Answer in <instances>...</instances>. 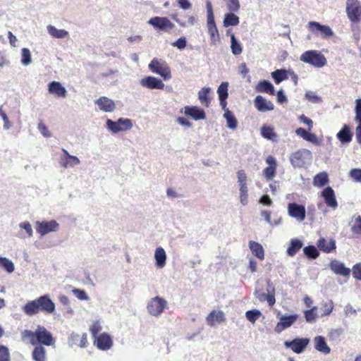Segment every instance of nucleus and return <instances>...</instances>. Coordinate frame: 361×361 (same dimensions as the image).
I'll return each mask as SVG.
<instances>
[{
  "mask_svg": "<svg viewBox=\"0 0 361 361\" xmlns=\"http://www.w3.org/2000/svg\"><path fill=\"white\" fill-rule=\"evenodd\" d=\"M23 310L28 316L37 314L40 312L49 314L55 311V304L48 295H44L28 301L23 307Z\"/></svg>",
  "mask_w": 361,
  "mask_h": 361,
  "instance_id": "obj_1",
  "label": "nucleus"
},
{
  "mask_svg": "<svg viewBox=\"0 0 361 361\" xmlns=\"http://www.w3.org/2000/svg\"><path fill=\"white\" fill-rule=\"evenodd\" d=\"M22 338L27 340L32 345L50 346L55 343V339L51 333L41 325H38L34 331L30 330L23 331L22 332Z\"/></svg>",
  "mask_w": 361,
  "mask_h": 361,
  "instance_id": "obj_2",
  "label": "nucleus"
},
{
  "mask_svg": "<svg viewBox=\"0 0 361 361\" xmlns=\"http://www.w3.org/2000/svg\"><path fill=\"white\" fill-rule=\"evenodd\" d=\"M207 11V28L208 33L210 36V44L216 45L220 39L219 30L216 27L214 16L213 13L212 5L210 1H207L206 4Z\"/></svg>",
  "mask_w": 361,
  "mask_h": 361,
  "instance_id": "obj_3",
  "label": "nucleus"
},
{
  "mask_svg": "<svg viewBox=\"0 0 361 361\" xmlns=\"http://www.w3.org/2000/svg\"><path fill=\"white\" fill-rule=\"evenodd\" d=\"M300 61L309 63L317 68H322L326 64V59L319 51L309 50L300 56Z\"/></svg>",
  "mask_w": 361,
  "mask_h": 361,
  "instance_id": "obj_4",
  "label": "nucleus"
},
{
  "mask_svg": "<svg viewBox=\"0 0 361 361\" xmlns=\"http://www.w3.org/2000/svg\"><path fill=\"white\" fill-rule=\"evenodd\" d=\"M149 68L152 72L161 75L165 80L171 78V72L169 65L162 60L153 59L149 64Z\"/></svg>",
  "mask_w": 361,
  "mask_h": 361,
  "instance_id": "obj_5",
  "label": "nucleus"
},
{
  "mask_svg": "<svg viewBox=\"0 0 361 361\" xmlns=\"http://www.w3.org/2000/svg\"><path fill=\"white\" fill-rule=\"evenodd\" d=\"M346 14L349 20L353 23L361 21V3L359 0L346 1Z\"/></svg>",
  "mask_w": 361,
  "mask_h": 361,
  "instance_id": "obj_6",
  "label": "nucleus"
},
{
  "mask_svg": "<svg viewBox=\"0 0 361 361\" xmlns=\"http://www.w3.org/2000/svg\"><path fill=\"white\" fill-rule=\"evenodd\" d=\"M106 126L113 133H117L120 131H126L131 129L133 123L129 118H120L117 121L107 119Z\"/></svg>",
  "mask_w": 361,
  "mask_h": 361,
  "instance_id": "obj_7",
  "label": "nucleus"
},
{
  "mask_svg": "<svg viewBox=\"0 0 361 361\" xmlns=\"http://www.w3.org/2000/svg\"><path fill=\"white\" fill-rule=\"evenodd\" d=\"M307 28L312 34L320 36L322 38L330 37L334 35V32L329 26L321 25L316 21H310Z\"/></svg>",
  "mask_w": 361,
  "mask_h": 361,
  "instance_id": "obj_8",
  "label": "nucleus"
},
{
  "mask_svg": "<svg viewBox=\"0 0 361 361\" xmlns=\"http://www.w3.org/2000/svg\"><path fill=\"white\" fill-rule=\"evenodd\" d=\"M166 305L167 302L164 299L156 296L150 300L147 304V308L151 315L159 316L163 312Z\"/></svg>",
  "mask_w": 361,
  "mask_h": 361,
  "instance_id": "obj_9",
  "label": "nucleus"
},
{
  "mask_svg": "<svg viewBox=\"0 0 361 361\" xmlns=\"http://www.w3.org/2000/svg\"><path fill=\"white\" fill-rule=\"evenodd\" d=\"M309 343L308 338H295L292 341H286L284 346L297 354H300L307 348Z\"/></svg>",
  "mask_w": 361,
  "mask_h": 361,
  "instance_id": "obj_10",
  "label": "nucleus"
},
{
  "mask_svg": "<svg viewBox=\"0 0 361 361\" xmlns=\"http://www.w3.org/2000/svg\"><path fill=\"white\" fill-rule=\"evenodd\" d=\"M148 23L154 28L159 29L164 32H169L172 30L175 25L166 17H153L150 18Z\"/></svg>",
  "mask_w": 361,
  "mask_h": 361,
  "instance_id": "obj_11",
  "label": "nucleus"
},
{
  "mask_svg": "<svg viewBox=\"0 0 361 361\" xmlns=\"http://www.w3.org/2000/svg\"><path fill=\"white\" fill-rule=\"evenodd\" d=\"M288 212L290 216L296 219L299 221L305 220L306 210L305 206L293 202L288 205Z\"/></svg>",
  "mask_w": 361,
  "mask_h": 361,
  "instance_id": "obj_12",
  "label": "nucleus"
},
{
  "mask_svg": "<svg viewBox=\"0 0 361 361\" xmlns=\"http://www.w3.org/2000/svg\"><path fill=\"white\" fill-rule=\"evenodd\" d=\"M298 315L297 314L282 316L280 321L276 324L274 331L277 334L281 333L283 330L290 327L298 319Z\"/></svg>",
  "mask_w": 361,
  "mask_h": 361,
  "instance_id": "obj_13",
  "label": "nucleus"
},
{
  "mask_svg": "<svg viewBox=\"0 0 361 361\" xmlns=\"http://www.w3.org/2000/svg\"><path fill=\"white\" fill-rule=\"evenodd\" d=\"M321 196L324 198V202L329 207L332 209H336L338 207L335 192L331 187L328 186L324 188L321 192Z\"/></svg>",
  "mask_w": 361,
  "mask_h": 361,
  "instance_id": "obj_14",
  "label": "nucleus"
},
{
  "mask_svg": "<svg viewBox=\"0 0 361 361\" xmlns=\"http://www.w3.org/2000/svg\"><path fill=\"white\" fill-rule=\"evenodd\" d=\"M36 224V231L41 235H44L49 232L55 231L59 227V224L54 220L42 222L37 221Z\"/></svg>",
  "mask_w": 361,
  "mask_h": 361,
  "instance_id": "obj_15",
  "label": "nucleus"
},
{
  "mask_svg": "<svg viewBox=\"0 0 361 361\" xmlns=\"http://www.w3.org/2000/svg\"><path fill=\"white\" fill-rule=\"evenodd\" d=\"M94 343L99 349L106 350L111 348L113 341L108 334L104 333L94 338Z\"/></svg>",
  "mask_w": 361,
  "mask_h": 361,
  "instance_id": "obj_16",
  "label": "nucleus"
},
{
  "mask_svg": "<svg viewBox=\"0 0 361 361\" xmlns=\"http://www.w3.org/2000/svg\"><path fill=\"white\" fill-rule=\"evenodd\" d=\"M140 85L142 87H147L150 90H163L165 86L161 80L158 79L154 76H147L142 78L140 80Z\"/></svg>",
  "mask_w": 361,
  "mask_h": 361,
  "instance_id": "obj_17",
  "label": "nucleus"
},
{
  "mask_svg": "<svg viewBox=\"0 0 361 361\" xmlns=\"http://www.w3.org/2000/svg\"><path fill=\"white\" fill-rule=\"evenodd\" d=\"M266 162L269 166L263 170V174L267 180H270L276 176L277 163L275 158L271 155L267 157Z\"/></svg>",
  "mask_w": 361,
  "mask_h": 361,
  "instance_id": "obj_18",
  "label": "nucleus"
},
{
  "mask_svg": "<svg viewBox=\"0 0 361 361\" xmlns=\"http://www.w3.org/2000/svg\"><path fill=\"white\" fill-rule=\"evenodd\" d=\"M225 314L221 310H212L206 317V321L210 326L225 322Z\"/></svg>",
  "mask_w": 361,
  "mask_h": 361,
  "instance_id": "obj_19",
  "label": "nucleus"
},
{
  "mask_svg": "<svg viewBox=\"0 0 361 361\" xmlns=\"http://www.w3.org/2000/svg\"><path fill=\"white\" fill-rule=\"evenodd\" d=\"M62 152L63 155L61 157L60 164L63 167H73L80 164V160L77 157L71 155L65 149H62Z\"/></svg>",
  "mask_w": 361,
  "mask_h": 361,
  "instance_id": "obj_20",
  "label": "nucleus"
},
{
  "mask_svg": "<svg viewBox=\"0 0 361 361\" xmlns=\"http://www.w3.org/2000/svg\"><path fill=\"white\" fill-rule=\"evenodd\" d=\"M95 104L98 105L100 110L105 112H112L116 109L114 102L106 97H100L95 101Z\"/></svg>",
  "mask_w": 361,
  "mask_h": 361,
  "instance_id": "obj_21",
  "label": "nucleus"
},
{
  "mask_svg": "<svg viewBox=\"0 0 361 361\" xmlns=\"http://www.w3.org/2000/svg\"><path fill=\"white\" fill-rule=\"evenodd\" d=\"M355 111V120L358 123L355 128L356 139L357 142L361 145V98L356 99Z\"/></svg>",
  "mask_w": 361,
  "mask_h": 361,
  "instance_id": "obj_22",
  "label": "nucleus"
},
{
  "mask_svg": "<svg viewBox=\"0 0 361 361\" xmlns=\"http://www.w3.org/2000/svg\"><path fill=\"white\" fill-rule=\"evenodd\" d=\"M255 107L262 112L267 111H271L274 109L273 103L270 101H267L261 95H257L255 99Z\"/></svg>",
  "mask_w": 361,
  "mask_h": 361,
  "instance_id": "obj_23",
  "label": "nucleus"
},
{
  "mask_svg": "<svg viewBox=\"0 0 361 361\" xmlns=\"http://www.w3.org/2000/svg\"><path fill=\"white\" fill-rule=\"evenodd\" d=\"M185 114L192 117L195 120H202L206 117L203 109L195 106H187L185 107Z\"/></svg>",
  "mask_w": 361,
  "mask_h": 361,
  "instance_id": "obj_24",
  "label": "nucleus"
},
{
  "mask_svg": "<svg viewBox=\"0 0 361 361\" xmlns=\"http://www.w3.org/2000/svg\"><path fill=\"white\" fill-rule=\"evenodd\" d=\"M331 269L338 275L343 276H349L350 274V269L345 267L344 264L337 260H333L330 264Z\"/></svg>",
  "mask_w": 361,
  "mask_h": 361,
  "instance_id": "obj_25",
  "label": "nucleus"
},
{
  "mask_svg": "<svg viewBox=\"0 0 361 361\" xmlns=\"http://www.w3.org/2000/svg\"><path fill=\"white\" fill-rule=\"evenodd\" d=\"M228 82H223L219 86L218 90H217V93L219 95L220 105L222 109H226V106H227L226 99L228 97Z\"/></svg>",
  "mask_w": 361,
  "mask_h": 361,
  "instance_id": "obj_26",
  "label": "nucleus"
},
{
  "mask_svg": "<svg viewBox=\"0 0 361 361\" xmlns=\"http://www.w3.org/2000/svg\"><path fill=\"white\" fill-rule=\"evenodd\" d=\"M70 343L71 345H76L80 348H85L87 345V335L86 333L80 336L78 334H72L70 337Z\"/></svg>",
  "mask_w": 361,
  "mask_h": 361,
  "instance_id": "obj_27",
  "label": "nucleus"
},
{
  "mask_svg": "<svg viewBox=\"0 0 361 361\" xmlns=\"http://www.w3.org/2000/svg\"><path fill=\"white\" fill-rule=\"evenodd\" d=\"M305 151L298 150L290 156V162L294 167H303L305 164Z\"/></svg>",
  "mask_w": 361,
  "mask_h": 361,
  "instance_id": "obj_28",
  "label": "nucleus"
},
{
  "mask_svg": "<svg viewBox=\"0 0 361 361\" xmlns=\"http://www.w3.org/2000/svg\"><path fill=\"white\" fill-rule=\"evenodd\" d=\"M336 137L343 144L351 142L353 133L350 131V127L348 125H344L341 130L337 133Z\"/></svg>",
  "mask_w": 361,
  "mask_h": 361,
  "instance_id": "obj_29",
  "label": "nucleus"
},
{
  "mask_svg": "<svg viewBox=\"0 0 361 361\" xmlns=\"http://www.w3.org/2000/svg\"><path fill=\"white\" fill-rule=\"evenodd\" d=\"M256 90L258 92L267 93L270 95L275 94L274 85L267 80L259 81L256 86Z\"/></svg>",
  "mask_w": 361,
  "mask_h": 361,
  "instance_id": "obj_30",
  "label": "nucleus"
},
{
  "mask_svg": "<svg viewBox=\"0 0 361 361\" xmlns=\"http://www.w3.org/2000/svg\"><path fill=\"white\" fill-rule=\"evenodd\" d=\"M318 247L326 253H330L336 249V242L334 239L321 238L318 240Z\"/></svg>",
  "mask_w": 361,
  "mask_h": 361,
  "instance_id": "obj_31",
  "label": "nucleus"
},
{
  "mask_svg": "<svg viewBox=\"0 0 361 361\" xmlns=\"http://www.w3.org/2000/svg\"><path fill=\"white\" fill-rule=\"evenodd\" d=\"M49 92L56 94L59 97H65L66 90L59 82L53 81L49 85Z\"/></svg>",
  "mask_w": 361,
  "mask_h": 361,
  "instance_id": "obj_32",
  "label": "nucleus"
},
{
  "mask_svg": "<svg viewBox=\"0 0 361 361\" xmlns=\"http://www.w3.org/2000/svg\"><path fill=\"white\" fill-rule=\"evenodd\" d=\"M314 348L317 350L326 355L331 351L330 348L327 345L325 338L322 336H317L314 339Z\"/></svg>",
  "mask_w": 361,
  "mask_h": 361,
  "instance_id": "obj_33",
  "label": "nucleus"
},
{
  "mask_svg": "<svg viewBox=\"0 0 361 361\" xmlns=\"http://www.w3.org/2000/svg\"><path fill=\"white\" fill-rule=\"evenodd\" d=\"M32 352V358L35 361H47V351L44 345H35Z\"/></svg>",
  "mask_w": 361,
  "mask_h": 361,
  "instance_id": "obj_34",
  "label": "nucleus"
},
{
  "mask_svg": "<svg viewBox=\"0 0 361 361\" xmlns=\"http://www.w3.org/2000/svg\"><path fill=\"white\" fill-rule=\"evenodd\" d=\"M249 247L252 253L260 260L264 259V250L262 245L256 241L250 240Z\"/></svg>",
  "mask_w": 361,
  "mask_h": 361,
  "instance_id": "obj_35",
  "label": "nucleus"
},
{
  "mask_svg": "<svg viewBox=\"0 0 361 361\" xmlns=\"http://www.w3.org/2000/svg\"><path fill=\"white\" fill-rule=\"evenodd\" d=\"M302 247V243L300 240L298 238L292 239L286 251L287 255L290 257H293Z\"/></svg>",
  "mask_w": 361,
  "mask_h": 361,
  "instance_id": "obj_36",
  "label": "nucleus"
},
{
  "mask_svg": "<svg viewBox=\"0 0 361 361\" xmlns=\"http://www.w3.org/2000/svg\"><path fill=\"white\" fill-rule=\"evenodd\" d=\"M154 258L156 264L159 268H163L166 265V255L165 250L159 247L155 250Z\"/></svg>",
  "mask_w": 361,
  "mask_h": 361,
  "instance_id": "obj_37",
  "label": "nucleus"
},
{
  "mask_svg": "<svg viewBox=\"0 0 361 361\" xmlns=\"http://www.w3.org/2000/svg\"><path fill=\"white\" fill-rule=\"evenodd\" d=\"M224 111V117L227 121V127L231 129H235L237 128L238 121L233 114L230 111L227 106L226 109H222Z\"/></svg>",
  "mask_w": 361,
  "mask_h": 361,
  "instance_id": "obj_38",
  "label": "nucleus"
},
{
  "mask_svg": "<svg viewBox=\"0 0 361 361\" xmlns=\"http://www.w3.org/2000/svg\"><path fill=\"white\" fill-rule=\"evenodd\" d=\"M211 91L209 87H203L198 92V99L202 104L208 107L210 104L209 94Z\"/></svg>",
  "mask_w": 361,
  "mask_h": 361,
  "instance_id": "obj_39",
  "label": "nucleus"
},
{
  "mask_svg": "<svg viewBox=\"0 0 361 361\" xmlns=\"http://www.w3.org/2000/svg\"><path fill=\"white\" fill-rule=\"evenodd\" d=\"M329 183L328 175L326 172H322L317 174L313 179L314 185L322 188Z\"/></svg>",
  "mask_w": 361,
  "mask_h": 361,
  "instance_id": "obj_40",
  "label": "nucleus"
},
{
  "mask_svg": "<svg viewBox=\"0 0 361 361\" xmlns=\"http://www.w3.org/2000/svg\"><path fill=\"white\" fill-rule=\"evenodd\" d=\"M261 133L264 138L270 140H275L277 137L274 128L269 126L264 125L261 128Z\"/></svg>",
  "mask_w": 361,
  "mask_h": 361,
  "instance_id": "obj_41",
  "label": "nucleus"
},
{
  "mask_svg": "<svg viewBox=\"0 0 361 361\" xmlns=\"http://www.w3.org/2000/svg\"><path fill=\"white\" fill-rule=\"evenodd\" d=\"M239 24V18L234 13H230L225 15L224 25L225 27L235 26Z\"/></svg>",
  "mask_w": 361,
  "mask_h": 361,
  "instance_id": "obj_42",
  "label": "nucleus"
},
{
  "mask_svg": "<svg viewBox=\"0 0 361 361\" xmlns=\"http://www.w3.org/2000/svg\"><path fill=\"white\" fill-rule=\"evenodd\" d=\"M271 76L276 84L288 79L287 71L285 69H277L271 73Z\"/></svg>",
  "mask_w": 361,
  "mask_h": 361,
  "instance_id": "obj_43",
  "label": "nucleus"
},
{
  "mask_svg": "<svg viewBox=\"0 0 361 361\" xmlns=\"http://www.w3.org/2000/svg\"><path fill=\"white\" fill-rule=\"evenodd\" d=\"M317 307L313 306L310 310L304 311V317L307 322L313 323L317 317Z\"/></svg>",
  "mask_w": 361,
  "mask_h": 361,
  "instance_id": "obj_44",
  "label": "nucleus"
},
{
  "mask_svg": "<svg viewBox=\"0 0 361 361\" xmlns=\"http://www.w3.org/2000/svg\"><path fill=\"white\" fill-rule=\"evenodd\" d=\"M49 33L56 38H63L68 35V32L65 30H58L52 25L47 27Z\"/></svg>",
  "mask_w": 361,
  "mask_h": 361,
  "instance_id": "obj_45",
  "label": "nucleus"
},
{
  "mask_svg": "<svg viewBox=\"0 0 361 361\" xmlns=\"http://www.w3.org/2000/svg\"><path fill=\"white\" fill-rule=\"evenodd\" d=\"M231 49L234 55H239L242 53L243 49L241 44L238 42L234 35L231 36Z\"/></svg>",
  "mask_w": 361,
  "mask_h": 361,
  "instance_id": "obj_46",
  "label": "nucleus"
},
{
  "mask_svg": "<svg viewBox=\"0 0 361 361\" xmlns=\"http://www.w3.org/2000/svg\"><path fill=\"white\" fill-rule=\"evenodd\" d=\"M0 266L8 273H12L14 271V264L11 260L0 257Z\"/></svg>",
  "mask_w": 361,
  "mask_h": 361,
  "instance_id": "obj_47",
  "label": "nucleus"
},
{
  "mask_svg": "<svg viewBox=\"0 0 361 361\" xmlns=\"http://www.w3.org/2000/svg\"><path fill=\"white\" fill-rule=\"evenodd\" d=\"M239 191H240V201L243 204L245 205L248 202V188L247 185H239Z\"/></svg>",
  "mask_w": 361,
  "mask_h": 361,
  "instance_id": "obj_48",
  "label": "nucleus"
},
{
  "mask_svg": "<svg viewBox=\"0 0 361 361\" xmlns=\"http://www.w3.org/2000/svg\"><path fill=\"white\" fill-rule=\"evenodd\" d=\"M334 308V302L331 300L322 304L321 310L322 311V317L329 315Z\"/></svg>",
  "mask_w": 361,
  "mask_h": 361,
  "instance_id": "obj_49",
  "label": "nucleus"
},
{
  "mask_svg": "<svg viewBox=\"0 0 361 361\" xmlns=\"http://www.w3.org/2000/svg\"><path fill=\"white\" fill-rule=\"evenodd\" d=\"M305 255L310 259H316L318 257L319 253L314 245H309L303 250Z\"/></svg>",
  "mask_w": 361,
  "mask_h": 361,
  "instance_id": "obj_50",
  "label": "nucleus"
},
{
  "mask_svg": "<svg viewBox=\"0 0 361 361\" xmlns=\"http://www.w3.org/2000/svg\"><path fill=\"white\" fill-rule=\"evenodd\" d=\"M21 63L24 66H27L32 62L31 53L29 49L23 48L21 49Z\"/></svg>",
  "mask_w": 361,
  "mask_h": 361,
  "instance_id": "obj_51",
  "label": "nucleus"
},
{
  "mask_svg": "<svg viewBox=\"0 0 361 361\" xmlns=\"http://www.w3.org/2000/svg\"><path fill=\"white\" fill-rule=\"evenodd\" d=\"M261 312L258 310H248L245 312L246 318L248 321L254 324L260 317Z\"/></svg>",
  "mask_w": 361,
  "mask_h": 361,
  "instance_id": "obj_52",
  "label": "nucleus"
},
{
  "mask_svg": "<svg viewBox=\"0 0 361 361\" xmlns=\"http://www.w3.org/2000/svg\"><path fill=\"white\" fill-rule=\"evenodd\" d=\"M226 6L231 12H236L240 9L239 0H227Z\"/></svg>",
  "mask_w": 361,
  "mask_h": 361,
  "instance_id": "obj_53",
  "label": "nucleus"
},
{
  "mask_svg": "<svg viewBox=\"0 0 361 361\" xmlns=\"http://www.w3.org/2000/svg\"><path fill=\"white\" fill-rule=\"evenodd\" d=\"M0 361H11L8 349L4 345H0Z\"/></svg>",
  "mask_w": 361,
  "mask_h": 361,
  "instance_id": "obj_54",
  "label": "nucleus"
},
{
  "mask_svg": "<svg viewBox=\"0 0 361 361\" xmlns=\"http://www.w3.org/2000/svg\"><path fill=\"white\" fill-rule=\"evenodd\" d=\"M349 176L354 181L361 183V169H351Z\"/></svg>",
  "mask_w": 361,
  "mask_h": 361,
  "instance_id": "obj_55",
  "label": "nucleus"
},
{
  "mask_svg": "<svg viewBox=\"0 0 361 361\" xmlns=\"http://www.w3.org/2000/svg\"><path fill=\"white\" fill-rule=\"evenodd\" d=\"M73 295L80 300H87L89 299L86 292L84 290L74 288L72 290Z\"/></svg>",
  "mask_w": 361,
  "mask_h": 361,
  "instance_id": "obj_56",
  "label": "nucleus"
},
{
  "mask_svg": "<svg viewBox=\"0 0 361 361\" xmlns=\"http://www.w3.org/2000/svg\"><path fill=\"white\" fill-rule=\"evenodd\" d=\"M237 178H238V182L239 183V185H247V175L244 170L240 169L237 171L236 173Z\"/></svg>",
  "mask_w": 361,
  "mask_h": 361,
  "instance_id": "obj_57",
  "label": "nucleus"
},
{
  "mask_svg": "<svg viewBox=\"0 0 361 361\" xmlns=\"http://www.w3.org/2000/svg\"><path fill=\"white\" fill-rule=\"evenodd\" d=\"M353 233L355 234H361V216H358L355 218L353 226L351 228Z\"/></svg>",
  "mask_w": 361,
  "mask_h": 361,
  "instance_id": "obj_58",
  "label": "nucleus"
},
{
  "mask_svg": "<svg viewBox=\"0 0 361 361\" xmlns=\"http://www.w3.org/2000/svg\"><path fill=\"white\" fill-rule=\"evenodd\" d=\"M102 326L99 322H94L90 328V331L93 338L99 336L98 334L101 331Z\"/></svg>",
  "mask_w": 361,
  "mask_h": 361,
  "instance_id": "obj_59",
  "label": "nucleus"
},
{
  "mask_svg": "<svg viewBox=\"0 0 361 361\" xmlns=\"http://www.w3.org/2000/svg\"><path fill=\"white\" fill-rule=\"evenodd\" d=\"M353 276L357 280H361V263L356 264L353 267Z\"/></svg>",
  "mask_w": 361,
  "mask_h": 361,
  "instance_id": "obj_60",
  "label": "nucleus"
},
{
  "mask_svg": "<svg viewBox=\"0 0 361 361\" xmlns=\"http://www.w3.org/2000/svg\"><path fill=\"white\" fill-rule=\"evenodd\" d=\"M38 129L44 137H49L51 136L50 132L49 131L46 125L42 121H40L39 123Z\"/></svg>",
  "mask_w": 361,
  "mask_h": 361,
  "instance_id": "obj_61",
  "label": "nucleus"
},
{
  "mask_svg": "<svg viewBox=\"0 0 361 361\" xmlns=\"http://www.w3.org/2000/svg\"><path fill=\"white\" fill-rule=\"evenodd\" d=\"M187 41L185 37H182L178 39L175 42L173 43V46L178 48L179 49H183L186 47Z\"/></svg>",
  "mask_w": 361,
  "mask_h": 361,
  "instance_id": "obj_62",
  "label": "nucleus"
},
{
  "mask_svg": "<svg viewBox=\"0 0 361 361\" xmlns=\"http://www.w3.org/2000/svg\"><path fill=\"white\" fill-rule=\"evenodd\" d=\"M20 227L25 230L29 237H31L32 235V228L31 224L28 221H24L20 223Z\"/></svg>",
  "mask_w": 361,
  "mask_h": 361,
  "instance_id": "obj_63",
  "label": "nucleus"
},
{
  "mask_svg": "<svg viewBox=\"0 0 361 361\" xmlns=\"http://www.w3.org/2000/svg\"><path fill=\"white\" fill-rule=\"evenodd\" d=\"M268 292L269 293L267 294L265 300L267 301L269 306L272 307L276 302L274 296V288H272V293H270L269 290Z\"/></svg>",
  "mask_w": 361,
  "mask_h": 361,
  "instance_id": "obj_64",
  "label": "nucleus"
}]
</instances>
